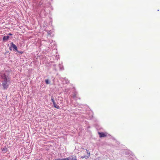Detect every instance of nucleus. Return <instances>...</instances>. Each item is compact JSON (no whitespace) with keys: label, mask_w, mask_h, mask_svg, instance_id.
Listing matches in <instances>:
<instances>
[{"label":"nucleus","mask_w":160,"mask_h":160,"mask_svg":"<svg viewBox=\"0 0 160 160\" xmlns=\"http://www.w3.org/2000/svg\"><path fill=\"white\" fill-rule=\"evenodd\" d=\"M88 156H83L81 157V158H88Z\"/></svg>","instance_id":"obj_13"},{"label":"nucleus","mask_w":160,"mask_h":160,"mask_svg":"<svg viewBox=\"0 0 160 160\" xmlns=\"http://www.w3.org/2000/svg\"><path fill=\"white\" fill-rule=\"evenodd\" d=\"M51 101L52 102V103H53V102H55L54 100V98H53L52 96L51 97Z\"/></svg>","instance_id":"obj_11"},{"label":"nucleus","mask_w":160,"mask_h":160,"mask_svg":"<svg viewBox=\"0 0 160 160\" xmlns=\"http://www.w3.org/2000/svg\"><path fill=\"white\" fill-rule=\"evenodd\" d=\"M86 150L87 151V153L88 154V156L89 157L90 155V153L89 152L88 150L87 149H86Z\"/></svg>","instance_id":"obj_14"},{"label":"nucleus","mask_w":160,"mask_h":160,"mask_svg":"<svg viewBox=\"0 0 160 160\" xmlns=\"http://www.w3.org/2000/svg\"><path fill=\"white\" fill-rule=\"evenodd\" d=\"M2 151L4 153H6L8 151V149L7 148L4 147L2 149Z\"/></svg>","instance_id":"obj_6"},{"label":"nucleus","mask_w":160,"mask_h":160,"mask_svg":"<svg viewBox=\"0 0 160 160\" xmlns=\"http://www.w3.org/2000/svg\"><path fill=\"white\" fill-rule=\"evenodd\" d=\"M8 34V35H12V34H11V33H9Z\"/></svg>","instance_id":"obj_16"},{"label":"nucleus","mask_w":160,"mask_h":160,"mask_svg":"<svg viewBox=\"0 0 160 160\" xmlns=\"http://www.w3.org/2000/svg\"><path fill=\"white\" fill-rule=\"evenodd\" d=\"M77 93L76 92H74L73 94V97L74 98H77Z\"/></svg>","instance_id":"obj_8"},{"label":"nucleus","mask_w":160,"mask_h":160,"mask_svg":"<svg viewBox=\"0 0 160 160\" xmlns=\"http://www.w3.org/2000/svg\"><path fill=\"white\" fill-rule=\"evenodd\" d=\"M53 104L54 107L57 108V109H59L60 107L59 106L57 105L55 103V102H53Z\"/></svg>","instance_id":"obj_5"},{"label":"nucleus","mask_w":160,"mask_h":160,"mask_svg":"<svg viewBox=\"0 0 160 160\" xmlns=\"http://www.w3.org/2000/svg\"><path fill=\"white\" fill-rule=\"evenodd\" d=\"M64 79L65 80V81H66V83H69V81L68 80V79H67L65 78H64Z\"/></svg>","instance_id":"obj_12"},{"label":"nucleus","mask_w":160,"mask_h":160,"mask_svg":"<svg viewBox=\"0 0 160 160\" xmlns=\"http://www.w3.org/2000/svg\"><path fill=\"white\" fill-rule=\"evenodd\" d=\"M68 160H78L76 156L74 155H72L67 158Z\"/></svg>","instance_id":"obj_2"},{"label":"nucleus","mask_w":160,"mask_h":160,"mask_svg":"<svg viewBox=\"0 0 160 160\" xmlns=\"http://www.w3.org/2000/svg\"><path fill=\"white\" fill-rule=\"evenodd\" d=\"M11 48H12L16 51L18 52L17 46L13 42L11 43Z\"/></svg>","instance_id":"obj_3"},{"label":"nucleus","mask_w":160,"mask_h":160,"mask_svg":"<svg viewBox=\"0 0 160 160\" xmlns=\"http://www.w3.org/2000/svg\"><path fill=\"white\" fill-rule=\"evenodd\" d=\"M18 53L21 54H22L23 53V52L22 51H18Z\"/></svg>","instance_id":"obj_15"},{"label":"nucleus","mask_w":160,"mask_h":160,"mask_svg":"<svg viewBox=\"0 0 160 160\" xmlns=\"http://www.w3.org/2000/svg\"><path fill=\"white\" fill-rule=\"evenodd\" d=\"M1 81L4 89H6L8 87L9 84L8 82L9 81L8 76L4 74L1 76Z\"/></svg>","instance_id":"obj_1"},{"label":"nucleus","mask_w":160,"mask_h":160,"mask_svg":"<svg viewBox=\"0 0 160 160\" xmlns=\"http://www.w3.org/2000/svg\"><path fill=\"white\" fill-rule=\"evenodd\" d=\"M54 66H56V65H54Z\"/></svg>","instance_id":"obj_17"},{"label":"nucleus","mask_w":160,"mask_h":160,"mask_svg":"<svg viewBox=\"0 0 160 160\" xmlns=\"http://www.w3.org/2000/svg\"><path fill=\"white\" fill-rule=\"evenodd\" d=\"M9 38V36H4L3 37V40L4 41H7V40Z\"/></svg>","instance_id":"obj_7"},{"label":"nucleus","mask_w":160,"mask_h":160,"mask_svg":"<svg viewBox=\"0 0 160 160\" xmlns=\"http://www.w3.org/2000/svg\"><path fill=\"white\" fill-rule=\"evenodd\" d=\"M98 134L99 135V137L100 138H103L105 137H106L107 135L106 133H104L102 132H98Z\"/></svg>","instance_id":"obj_4"},{"label":"nucleus","mask_w":160,"mask_h":160,"mask_svg":"<svg viewBox=\"0 0 160 160\" xmlns=\"http://www.w3.org/2000/svg\"><path fill=\"white\" fill-rule=\"evenodd\" d=\"M55 160H68V159L67 158H66L62 159L58 158L56 159Z\"/></svg>","instance_id":"obj_10"},{"label":"nucleus","mask_w":160,"mask_h":160,"mask_svg":"<svg viewBox=\"0 0 160 160\" xmlns=\"http://www.w3.org/2000/svg\"><path fill=\"white\" fill-rule=\"evenodd\" d=\"M45 82L47 84H49L50 83V81L48 79H46L45 80Z\"/></svg>","instance_id":"obj_9"}]
</instances>
